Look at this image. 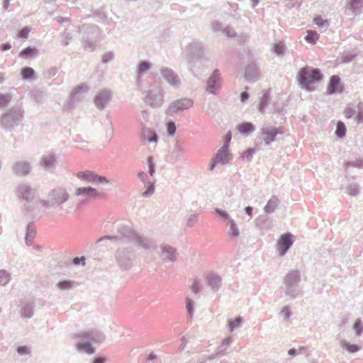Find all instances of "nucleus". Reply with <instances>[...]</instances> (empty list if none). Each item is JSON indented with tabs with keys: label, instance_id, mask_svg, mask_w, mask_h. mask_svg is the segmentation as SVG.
<instances>
[{
	"label": "nucleus",
	"instance_id": "obj_29",
	"mask_svg": "<svg viewBox=\"0 0 363 363\" xmlns=\"http://www.w3.org/2000/svg\"><path fill=\"white\" fill-rule=\"evenodd\" d=\"M258 68L254 63L248 65L245 68V77L247 81H255L258 77Z\"/></svg>",
	"mask_w": 363,
	"mask_h": 363
},
{
	"label": "nucleus",
	"instance_id": "obj_26",
	"mask_svg": "<svg viewBox=\"0 0 363 363\" xmlns=\"http://www.w3.org/2000/svg\"><path fill=\"white\" fill-rule=\"evenodd\" d=\"M76 195L85 197H98L101 194L91 186H84L77 189Z\"/></svg>",
	"mask_w": 363,
	"mask_h": 363
},
{
	"label": "nucleus",
	"instance_id": "obj_5",
	"mask_svg": "<svg viewBox=\"0 0 363 363\" xmlns=\"http://www.w3.org/2000/svg\"><path fill=\"white\" fill-rule=\"evenodd\" d=\"M23 113L20 108H10L1 116L0 126L6 131L11 132L18 125L23 117Z\"/></svg>",
	"mask_w": 363,
	"mask_h": 363
},
{
	"label": "nucleus",
	"instance_id": "obj_7",
	"mask_svg": "<svg viewBox=\"0 0 363 363\" xmlns=\"http://www.w3.org/2000/svg\"><path fill=\"white\" fill-rule=\"evenodd\" d=\"M115 258L121 269L128 270L133 267L135 253L131 247H119L116 252Z\"/></svg>",
	"mask_w": 363,
	"mask_h": 363
},
{
	"label": "nucleus",
	"instance_id": "obj_64",
	"mask_svg": "<svg viewBox=\"0 0 363 363\" xmlns=\"http://www.w3.org/2000/svg\"><path fill=\"white\" fill-rule=\"evenodd\" d=\"M58 72V69L56 67H52L44 73V77L50 79L55 76Z\"/></svg>",
	"mask_w": 363,
	"mask_h": 363
},
{
	"label": "nucleus",
	"instance_id": "obj_2",
	"mask_svg": "<svg viewBox=\"0 0 363 363\" xmlns=\"http://www.w3.org/2000/svg\"><path fill=\"white\" fill-rule=\"evenodd\" d=\"M296 79L301 89L311 91L315 90L316 83L323 80V75L320 69L305 66L298 70Z\"/></svg>",
	"mask_w": 363,
	"mask_h": 363
},
{
	"label": "nucleus",
	"instance_id": "obj_58",
	"mask_svg": "<svg viewBox=\"0 0 363 363\" xmlns=\"http://www.w3.org/2000/svg\"><path fill=\"white\" fill-rule=\"evenodd\" d=\"M184 152V149L179 144H176L172 152V155L177 160H179L183 157Z\"/></svg>",
	"mask_w": 363,
	"mask_h": 363
},
{
	"label": "nucleus",
	"instance_id": "obj_63",
	"mask_svg": "<svg viewBox=\"0 0 363 363\" xmlns=\"http://www.w3.org/2000/svg\"><path fill=\"white\" fill-rule=\"evenodd\" d=\"M222 32L228 37H235L237 35L235 29L230 26L223 28Z\"/></svg>",
	"mask_w": 363,
	"mask_h": 363
},
{
	"label": "nucleus",
	"instance_id": "obj_33",
	"mask_svg": "<svg viewBox=\"0 0 363 363\" xmlns=\"http://www.w3.org/2000/svg\"><path fill=\"white\" fill-rule=\"evenodd\" d=\"M271 102L270 93L267 90H264L260 101L258 104V111L261 113L265 112L266 108L269 105Z\"/></svg>",
	"mask_w": 363,
	"mask_h": 363
},
{
	"label": "nucleus",
	"instance_id": "obj_54",
	"mask_svg": "<svg viewBox=\"0 0 363 363\" xmlns=\"http://www.w3.org/2000/svg\"><path fill=\"white\" fill-rule=\"evenodd\" d=\"M147 163L148 167V174L150 176H153L156 171V164L154 161L152 156H148L147 157Z\"/></svg>",
	"mask_w": 363,
	"mask_h": 363
},
{
	"label": "nucleus",
	"instance_id": "obj_45",
	"mask_svg": "<svg viewBox=\"0 0 363 363\" xmlns=\"http://www.w3.org/2000/svg\"><path fill=\"white\" fill-rule=\"evenodd\" d=\"M228 224L229 225V231L228 233L232 238H237L240 235L239 229L233 219H230L228 221Z\"/></svg>",
	"mask_w": 363,
	"mask_h": 363
},
{
	"label": "nucleus",
	"instance_id": "obj_12",
	"mask_svg": "<svg viewBox=\"0 0 363 363\" xmlns=\"http://www.w3.org/2000/svg\"><path fill=\"white\" fill-rule=\"evenodd\" d=\"M295 241L294 236L291 233H285L280 235L277 242V250L279 256H284L291 247Z\"/></svg>",
	"mask_w": 363,
	"mask_h": 363
},
{
	"label": "nucleus",
	"instance_id": "obj_18",
	"mask_svg": "<svg viewBox=\"0 0 363 363\" xmlns=\"http://www.w3.org/2000/svg\"><path fill=\"white\" fill-rule=\"evenodd\" d=\"M144 101L147 105L152 107L161 106L162 104V96L159 89H151L148 91Z\"/></svg>",
	"mask_w": 363,
	"mask_h": 363
},
{
	"label": "nucleus",
	"instance_id": "obj_56",
	"mask_svg": "<svg viewBox=\"0 0 363 363\" xmlns=\"http://www.w3.org/2000/svg\"><path fill=\"white\" fill-rule=\"evenodd\" d=\"M347 193L352 196H356L359 191V186L357 184L353 183L348 185L346 188Z\"/></svg>",
	"mask_w": 363,
	"mask_h": 363
},
{
	"label": "nucleus",
	"instance_id": "obj_14",
	"mask_svg": "<svg viewBox=\"0 0 363 363\" xmlns=\"http://www.w3.org/2000/svg\"><path fill=\"white\" fill-rule=\"evenodd\" d=\"M77 177L82 180L87 181L93 184H101L108 183L107 177L99 175L91 171H82L77 174Z\"/></svg>",
	"mask_w": 363,
	"mask_h": 363
},
{
	"label": "nucleus",
	"instance_id": "obj_61",
	"mask_svg": "<svg viewBox=\"0 0 363 363\" xmlns=\"http://www.w3.org/2000/svg\"><path fill=\"white\" fill-rule=\"evenodd\" d=\"M16 352L19 355H28L30 354V349L28 345L18 346Z\"/></svg>",
	"mask_w": 363,
	"mask_h": 363
},
{
	"label": "nucleus",
	"instance_id": "obj_43",
	"mask_svg": "<svg viewBox=\"0 0 363 363\" xmlns=\"http://www.w3.org/2000/svg\"><path fill=\"white\" fill-rule=\"evenodd\" d=\"M286 50V47L282 42L273 44L272 51L275 53L277 56L281 57L284 55Z\"/></svg>",
	"mask_w": 363,
	"mask_h": 363
},
{
	"label": "nucleus",
	"instance_id": "obj_41",
	"mask_svg": "<svg viewBox=\"0 0 363 363\" xmlns=\"http://www.w3.org/2000/svg\"><path fill=\"white\" fill-rule=\"evenodd\" d=\"M347 6L352 13L357 14L363 9V0H350Z\"/></svg>",
	"mask_w": 363,
	"mask_h": 363
},
{
	"label": "nucleus",
	"instance_id": "obj_24",
	"mask_svg": "<svg viewBox=\"0 0 363 363\" xmlns=\"http://www.w3.org/2000/svg\"><path fill=\"white\" fill-rule=\"evenodd\" d=\"M341 86V79L338 75H333L330 77L329 82L327 86L326 93L328 95H333L338 92V89Z\"/></svg>",
	"mask_w": 363,
	"mask_h": 363
},
{
	"label": "nucleus",
	"instance_id": "obj_48",
	"mask_svg": "<svg viewBox=\"0 0 363 363\" xmlns=\"http://www.w3.org/2000/svg\"><path fill=\"white\" fill-rule=\"evenodd\" d=\"M353 330L356 337H360L363 333V322L360 318H357L354 320Z\"/></svg>",
	"mask_w": 363,
	"mask_h": 363
},
{
	"label": "nucleus",
	"instance_id": "obj_3",
	"mask_svg": "<svg viewBox=\"0 0 363 363\" xmlns=\"http://www.w3.org/2000/svg\"><path fill=\"white\" fill-rule=\"evenodd\" d=\"M104 340V335L99 330L82 331L78 335L77 348L79 352L92 354L95 352L94 344H98Z\"/></svg>",
	"mask_w": 363,
	"mask_h": 363
},
{
	"label": "nucleus",
	"instance_id": "obj_9",
	"mask_svg": "<svg viewBox=\"0 0 363 363\" xmlns=\"http://www.w3.org/2000/svg\"><path fill=\"white\" fill-rule=\"evenodd\" d=\"M232 159L233 157L229 152L228 145H223L212 157L208 169L209 171H213L218 164H227Z\"/></svg>",
	"mask_w": 363,
	"mask_h": 363
},
{
	"label": "nucleus",
	"instance_id": "obj_42",
	"mask_svg": "<svg viewBox=\"0 0 363 363\" xmlns=\"http://www.w3.org/2000/svg\"><path fill=\"white\" fill-rule=\"evenodd\" d=\"M21 77L23 79L31 81L35 78V72L30 67H26L21 69Z\"/></svg>",
	"mask_w": 363,
	"mask_h": 363
},
{
	"label": "nucleus",
	"instance_id": "obj_32",
	"mask_svg": "<svg viewBox=\"0 0 363 363\" xmlns=\"http://www.w3.org/2000/svg\"><path fill=\"white\" fill-rule=\"evenodd\" d=\"M357 56V53L354 50H345L337 57V60L342 63H349L354 60Z\"/></svg>",
	"mask_w": 363,
	"mask_h": 363
},
{
	"label": "nucleus",
	"instance_id": "obj_36",
	"mask_svg": "<svg viewBox=\"0 0 363 363\" xmlns=\"http://www.w3.org/2000/svg\"><path fill=\"white\" fill-rule=\"evenodd\" d=\"M279 203V199L276 196H272L264 208V212L267 213H273L278 206Z\"/></svg>",
	"mask_w": 363,
	"mask_h": 363
},
{
	"label": "nucleus",
	"instance_id": "obj_40",
	"mask_svg": "<svg viewBox=\"0 0 363 363\" xmlns=\"http://www.w3.org/2000/svg\"><path fill=\"white\" fill-rule=\"evenodd\" d=\"M346 133H347V128H346L345 124L342 121H339L337 123L336 129L335 131V137L338 139H342V138H345Z\"/></svg>",
	"mask_w": 363,
	"mask_h": 363
},
{
	"label": "nucleus",
	"instance_id": "obj_31",
	"mask_svg": "<svg viewBox=\"0 0 363 363\" xmlns=\"http://www.w3.org/2000/svg\"><path fill=\"white\" fill-rule=\"evenodd\" d=\"M237 128L241 135L247 136L255 131V126L251 122H242L237 126Z\"/></svg>",
	"mask_w": 363,
	"mask_h": 363
},
{
	"label": "nucleus",
	"instance_id": "obj_22",
	"mask_svg": "<svg viewBox=\"0 0 363 363\" xmlns=\"http://www.w3.org/2000/svg\"><path fill=\"white\" fill-rule=\"evenodd\" d=\"M12 170L15 174L24 177L30 172L31 167L27 162H17L13 164Z\"/></svg>",
	"mask_w": 363,
	"mask_h": 363
},
{
	"label": "nucleus",
	"instance_id": "obj_16",
	"mask_svg": "<svg viewBox=\"0 0 363 363\" xmlns=\"http://www.w3.org/2000/svg\"><path fill=\"white\" fill-rule=\"evenodd\" d=\"M17 194L18 197L25 201V203H28L33 201L35 190L30 185L21 184L17 187Z\"/></svg>",
	"mask_w": 363,
	"mask_h": 363
},
{
	"label": "nucleus",
	"instance_id": "obj_46",
	"mask_svg": "<svg viewBox=\"0 0 363 363\" xmlns=\"http://www.w3.org/2000/svg\"><path fill=\"white\" fill-rule=\"evenodd\" d=\"M213 213L220 220L225 221L228 220V221L230 219H231L228 213L222 208H215Z\"/></svg>",
	"mask_w": 363,
	"mask_h": 363
},
{
	"label": "nucleus",
	"instance_id": "obj_34",
	"mask_svg": "<svg viewBox=\"0 0 363 363\" xmlns=\"http://www.w3.org/2000/svg\"><path fill=\"white\" fill-rule=\"evenodd\" d=\"M38 52V50L35 46L29 45L19 52V57L22 59H30L35 57Z\"/></svg>",
	"mask_w": 363,
	"mask_h": 363
},
{
	"label": "nucleus",
	"instance_id": "obj_11",
	"mask_svg": "<svg viewBox=\"0 0 363 363\" xmlns=\"http://www.w3.org/2000/svg\"><path fill=\"white\" fill-rule=\"evenodd\" d=\"M89 91V86L85 84H82L75 86L68 99L66 101L65 107L67 111H71L74 106V104L79 100L81 98L84 96V94H86Z\"/></svg>",
	"mask_w": 363,
	"mask_h": 363
},
{
	"label": "nucleus",
	"instance_id": "obj_57",
	"mask_svg": "<svg viewBox=\"0 0 363 363\" xmlns=\"http://www.w3.org/2000/svg\"><path fill=\"white\" fill-rule=\"evenodd\" d=\"M11 274L4 269L0 270V285L5 286L10 280Z\"/></svg>",
	"mask_w": 363,
	"mask_h": 363
},
{
	"label": "nucleus",
	"instance_id": "obj_39",
	"mask_svg": "<svg viewBox=\"0 0 363 363\" xmlns=\"http://www.w3.org/2000/svg\"><path fill=\"white\" fill-rule=\"evenodd\" d=\"M185 305H186V316L187 319H192L195 310V302L194 301L189 298L186 297L185 299Z\"/></svg>",
	"mask_w": 363,
	"mask_h": 363
},
{
	"label": "nucleus",
	"instance_id": "obj_15",
	"mask_svg": "<svg viewBox=\"0 0 363 363\" xmlns=\"http://www.w3.org/2000/svg\"><path fill=\"white\" fill-rule=\"evenodd\" d=\"M40 203V202L38 203V201H33L28 203H24L23 210L25 216L32 220H38L41 217Z\"/></svg>",
	"mask_w": 363,
	"mask_h": 363
},
{
	"label": "nucleus",
	"instance_id": "obj_49",
	"mask_svg": "<svg viewBox=\"0 0 363 363\" xmlns=\"http://www.w3.org/2000/svg\"><path fill=\"white\" fill-rule=\"evenodd\" d=\"M155 181H148L147 184H144L146 190L143 192V196L149 197L154 193L155 189Z\"/></svg>",
	"mask_w": 363,
	"mask_h": 363
},
{
	"label": "nucleus",
	"instance_id": "obj_19",
	"mask_svg": "<svg viewBox=\"0 0 363 363\" xmlns=\"http://www.w3.org/2000/svg\"><path fill=\"white\" fill-rule=\"evenodd\" d=\"M111 91L105 89L99 91L95 96L94 102L97 108L99 110H103L105 108L106 105L111 101Z\"/></svg>",
	"mask_w": 363,
	"mask_h": 363
},
{
	"label": "nucleus",
	"instance_id": "obj_21",
	"mask_svg": "<svg viewBox=\"0 0 363 363\" xmlns=\"http://www.w3.org/2000/svg\"><path fill=\"white\" fill-rule=\"evenodd\" d=\"M271 126L263 127L261 129V138L265 145H269L277 140L276 133Z\"/></svg>",
	"mask_w": 363,
	"mask_h": 363
},
{
	"label": "nucleus",
	"instance_id": "obj_55",
	"mask_svg": "<svg viewBox=\"0 0 363 363\" xmlns=\"http://www.w3.org/2000/svg\"><path fill=\"white\" fill-rule=\"evenodd\" d=\"M30 30L31 28L29 26H24L18 30L17 38H22L23 40H26Z\"/></svg>",
	"mask_w": 363,
	"mask_h": 363
},
{
	"label": "nucleus",
	"instance_id": "obj_25",
	"mask_svg": "<svg viewBox=\"0 0 363 363\" xmlns=\"http://www.w3.org/2000/svg\"><path fill=\"white\" fill-rule=\"evenodd\" d=\"M36 236V228L33 222H30L26 227L25 242L28 246H30Z\"/></svg>",
	"mask_w": 363,
	"mask_h": 363
},
{
	"label": "nucleus",
	"instance_id": "obj_20",
	"mask_svg": "<svg viewBox=\"0 0 363 363\" xmlns=\"http://www.w3.org/2000/svg\"><path fill=\"white\" fill-rule=\"evenodd\" d=\"M161 257L164 262H174L177 259V249L167 244H162L160 245Z\"/></svg>",
	"mask_w": 363,
	"mask_h": 363
},
{
	"label": "nucleus",
	"instance_id": "obj_27",
	"mask_svg": "<svg viewBox=\"0 0 363 363\" xmlns=\"http://www.w3.org/2000/svg\"><path fill=\"white\" fill-rule=\"evenodd\" d=\"M40 166L45 170L54 169L57 164L56 157L52 155H44L40 160Z\"/></svg>",
	"mask_w": 363,
	"mask_h": 363
},
{
	"label": "nucleus",
	"instance_id": "obj_37",
	"mask_svg": "<svg viewBox=\"0 0 363 363\" xmlns=\"http://www.w3.org/2000/svg\"><path fill=\"white\" fill-rule=\"evenodd\" d=\"M33 302H27L21 310V315L23 318H30L33 315Z\"/></svg>",
	"mask_w": 363,
	"mask_h": 363
},
{
	"label": "nucleus",
	"instance_id": "obj_47",
	"mask_svg": "<svg viewBox=\"0 0 363 363\" xmlns=\"http://www.w3.org/2000/svg\"><path fill=\"white\" fill-rule=\"evenodd\" d=\"M343 166L345 169H347L348 168H350L351 167L361 169L363 167V160L362 159H357L354 160L346 161L344 162Z\"/></svg>",
	"mask_w": 363,
	"mask_h": 363
},
{
	"label": "nucleus",
	"instance_id": "obj_23",
	"mask_svg": "<svg viewBox=\"0 0 363 363\" xmlns=\"http://www.w3.org/2000/svg\"><path fill=\"white\" fill-rule=\"evenodd\" d=\"M206 280L208 286L214 292L218 291L221 286V277L216 273H211L207 275Z\"/></svg>",
	"mask_w": 363,
	"mask_h": 363
},
{
	"label": "nucleus",
	"instance_id": "obj_60",
	"mask_svg": "<svg viewBox=\"0 0 363 363\" xmlns=\"http://www.w3.org/2000/svg\"><path fill=\"white\" fill-rule=\"evenodd\" d=\"M114 58V53L112 51L104 53L101 57V62L103 64H107Z\"/></svg>",
	"mask_w": 363,
	"mask_h": 363
},
{
	"label": "nucleus",
	"instance_id": "obj_6",
	"mask_svg": "<svg viewBox=\"0 0 363 363\" xmlns=\"http://www.w3.org/2000/svg\"><path fill=\"white\" fill-rule=\"evenodd\" d=\"M301 272L298 269L289 271L285 276L284 284L285 286V295L291 298H295L298 295L297 286L301 281Z\"/></svg>",
	"mask_w": 363,
	"mask_h": 363
},
{
	"label": "nucleus",
	"instance_id": "obj_44",
	"mask_svg": "<svg viewBox=\"0 0 363 363\" xmlns=\"http://www.w3.org/2000/svg\"><path fill=\"white\" fill-rule=\"evenodd\" d=\"M74 282L70 279H62L57 282V286L60 290H69L74 287Z\"/></svg>",
	"mask_w": 363,
	"mask_h": 363
},
{
	"label": "nucleus",
	"instance_id": "obj_35",
	"mask_svg": "<svg viewBox=\"0 0 363 363\" xmlns=\"http://www.w3.org/2000/svg\"><path fill=\"white\" fill-rule=\"evenodd\" d=\"M143 136L147 142L151 143H156L159 140V136L157 133L148 128L143 129Z\"/></svg>",
	"mask_w": 363,
	"mask_h": 363
},
{
	"label": "nucleus",
	"instance_id": "obj_51",
	"mask_svg": "<svg viewBox=\"0 0 363 363\" xmlns=\"http://www.w3.org/2000/svg\"><path fill=\"white\" fill-rule=\"evenodd\" d=\"M166 128L167 132V135L169 137H172L174 135L177 131L176 123L174 121L169 120L166 123Z\"/></svg>",
	"mask_w": 363,
	"mask_h": 363
},
{
	"label": "nucleus",
	"instance_id": "obj_38",
	"mask_svg": "<svg viewBox=\"0 0 363 363\" xmlns=\"http://www.w3.org/2000/svg\"><path fill=\"white\" fill-rule=\"evenodd\" d=\"M244 319L241 316H238L234 319L228 320V330L229 333H233L238 327H240L243 323Z\"/></svg>",
	"mask_w": 363,
	"mask_h": 363
},
{
	"label": "nucleus",
	"instance_id": "obj_1",
	"mask_svg": "<svg viewBox=\"0 0 363 363\" xmlns=\"http://www.w3.org/2000/svg\"><path fill=\"white\" fill-rule=\"evenodd\" d=\"M117 235H105L97 240V242L103 240L133 242L138 247L148 250L155 245L152 239L138 233L129 225L119 224L116 226Z\"/></svg>",
	"mask_w": 363,
	"mask_h": 363
},
{
	"label": "nucleus",
	"instance_id": "obj_10",
	"mask_svg": "<svg viewBox=\"0 0 363 363\" xmlns=\"http://www.w3.org/2000/svg\"><path fill=\"white\" fill-rule=\"evenodd\" d=\"M194 104V101L189 98H182L172 101L166 110V114L170 117H174L177 114L190 108Z\"/></svg>",
	"mask_w": 363,
	"mask_h": 363
},
{
	"label": "nucleus",
	"instance_id": "obj_30",
	"mask_svg": "<svg viewBox=\"0 0 363 363\" xmlns=\"http://www.w3.org/2000/svg\"><path fill=\"white\" fill-rule=\"evenodd\" d=\"M152 67V64L149 60H142L137 65V75L138 79L141 78V77L147 73Z\"/></svg>",
	"mask_w": 363,
	"mask_h": 363
},
{
	"label": "nucleus",
	"instance_id": "obj_8",
	"mask_svg": "<svg viewBox=\"0 0 363 363\" xmlns=\"http://www.w3.org/2000/svg\"><path fill=\"white\" fill-rule=\"evenodd\" d=\"M188 51L191 54V58L189 62V69L192 74L197 77L198 74L195 69V62L197 60H201L204 57V48L201 41L194 40L189 44L187 48Z\"/></svg>",
	"mask_w": 363,
	"mask_h": 363
},
{
	"label": "nucleus",
	"instance_id": "obj_59",
	"mask_svg": "<svg viewBox=\"0 0 363 363\" xmlns=\"http://www.w3.org/2000/svg\"><path fill=\"white\" fill-rule=\"evenodd\" d=\"M356 113V109L350 106H347L344 111L345 117L348 119L352 118L353 116H354Z\"/></svg>",
	"mask_w": 363,
	"mask_h": 363
},
{
	"label": "nucleus",
	"instance_id": "obj_52",
	"mask_svg": "<svg viewBox=\"0 0 363 363\" xmlns=\"http://www.w3.org/2000/svg\"><path fill=\"white\" fill-rule=\"evenodd\" d=\"M313 23L319 28H326L330 25L327 19L323 18L320 15L315 16L313 18Z\"/></svg>",
	"mask_w": 363,
	"mask_h": 363
},
{
	"label": "nucleus",
	"instance_id": "obj_4",
	"mask_svg": "<svg viewBox=\"0 0 363 363\" xmlns=\"http://www.w3.org/2000/svg\"><path fill=\"white\" fill-rule=\"evenodd\" d=\"M69 198V194L64 188L58 187L51 190L45 200H41L40 204L45 208H52L57 211L63 209V204Z\"/></svg>",
	"mask_w": 363,
	"mask_h": 363
},
{
	"label": "nucleus",
	"instance_id": "obj_50",
	"mask_svg": "<svg viewBox=\"0 0 363 363\" xmlns=\"http://www.w3.org/2000/svg\"><path fill=\"white\" fill-rule=\"evenodd\" d=\"M12 97L9 93L3 94L0 92V108H5L9 104Z\"/></svg>",
	"mask_w": 363,
	"mask_h": 363
},
{
	"label": "nucleus",
	"instance_id": "obj_28",
	"mask_svg": "<svg viewBox=\"0 0 363 363\" xmlns=\"http://www.w3.org/2000/svg\"><path fill=\"white\" fill-rule=\"evenodd\" d=\"M340 347L350 354L356 353L362 350V347L358 344L352 343L346 340L340 341Z\"/></svg>",
	"mask_w": 363,
	"mask_h": 363
},
{
	"label": "nucleus",
	"instance_id": "obj_62",
	"mask_svg": "<svg viewBox=\"0 0 363 363\" xmlns=\"http://www.w3.org/2000/svg\"><path fill=\"white\" fill-rule=\"evenodd\" d=\"M255 153V150L250 148L243 152L242 154V158L246 161H250L252 159L253 155Z\"/></svg>",
	"mask_w": 363,
	"mask_h": 363
},
{
	"label": "nucleus",
	"instance_id": "obj_13",
	"mask_svg": "<svg viewBox=\"0 0 363 363\" xmlns=\"http://www.w3.org/2000/svg\"><path fill=\"white\" fill-rule=\"evenodd\" d=\"M221 78L220 71L215 69L206 80V91L208 94L216 95L221 89Z\"/></svg>",
	"mask_w": 363,
	"mask_h": 363
},
{
	"label": "nucleus",
	"instance_id": "obj_53",
	"mask_svg": "<svg viewBox=\"0 0 363 363\" xmlns=\"http://www.w3.org/2000/svg\"><path fill=\"white\" fill-rule=\"evenodd\" d=\"M319 38V35L314 32H308L306 35L304 37V40L311 45H314L317 43Z\"/></svg>",
	"mask_w": 363,
	"mask_h": 363
},
{
	"label": "nucleus",
	"instance_id": "obj_17",
	"mask_svg": "<svg viewBox=\"0 0 363 363\" xmlns=\"http://www.w3.org/2000/svg\"><path fill=\"white\" fill-rule=\"evenodd\" d=\"M160 74L163 79L171 86L177 87L180 85L179 77L172 69L167 67H162L160 69Z\"/></svg>",
	"mask_w": 363,
	"mask_h": 363
}]
</instances>
